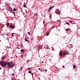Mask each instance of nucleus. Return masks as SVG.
<instances>
[{
  "mask_svg": "<svg viewBox=\"0 0 80 80\" xmlns=\"http://www.w3.org/2000/svg\"><path fill=\"white\" fill-rule=\"evenodd\" d=\"M66 23H67V24H68V25H70V23H69L67 22H66Z\"/></svg>",
  "mask_w": 80,
  "mask_h": 80,
  "instance_id": "obj_15",
  "label": "nucleus"
},
{
  "mask_svg": "<svg viewBox=\"0 0 80 80\" xmlns=\"http://www.w3.org/2000/svg\"><path fill=\"white\" fill-rule=\"evenodd\" d=\"M12 28H15V26H12Z\"/></svg>",
  "mask_w": 80,
  "mask_h": 80,
  "instance_id": "obj_18",
  "label": "nucleus"
},
{
  "mask_svg": "<svg viewBox=\"0 0 80 80\" xmlns=\"http://www.w3.org/2000/svg\"><path fill=\"white\" fill-rule=\"evenodd\" d=\"M28 35H30V32H28Z\"/></svg>",
  "mask_w": 80,
  "mask_h": 80,
  "instance_id": "obj_12",
  "label": "nucleus"
},
{
  "mask_svg": "<svg viewBox=\"0 0 80 80\" xmlns=\"http://www.w3.org/2000/svg\"><path fill=\"white\" fill-rule=\"evenodd\" d=\"M76 65H74V66H73V68L75 69V68H76Z\"/></svg>",
  "mask_w": 80,
  "mask_h": 80,
  "instance_id": "obj_9",
  "label": "nucleus"
},
{
  "mask_svg": "<svg viewBox=\"0 0 80 80\" xmlns=\"http://www.w3.org/2000/svg\"><path fill=\"white\" fill-rule=\"evenodd\" d=\"M53 7H54V6H52L51 7H50L49 9H48V12H50V10H51L52 8H53Z\"/></svg>",
  "mask_w": 80,
  "mask_h": 80,
  "instance_id": "obj_4",
  "label": "nucleus"
},
{
  "mask_svg": "<svg viewBox=\"0 0 80 80\" xmlns=\"http://www.w3.org/2000/svg\"><path fill=\"white\" fill-rule=\"evenodd\" d=\"M42 63H43V61H42Z\"/></svg>",
  "mask_w": 80,
  "mask_h": 80,
  "instance_id": "obj_39",
  "label": "nucleus"
},
{
  "mask_svg": "<svg viewBox=\"0 0 80 80\" xmlns=\"http://www.w3.org/2000/svg\"><path fill=\"white\" fill-rule=\"evenodd\" d=\"M69 22H70V23H71L73 22V21H71V20H69Z\"/></svg>",
  "mask_w": 80,
  "mask_h": 80,
  "instance_id": "obj_11",
  "label": "nucleus"
},
{
  "mask_svg": "<svg viewBox=\"0 0 80 80\" xmlns=\"http://www.w3.org/2000/svg\"><path fill=\"white\" fill-rule=\"evenodd\" d=\"M10 12H12V10H10Z\"/></svg>",
  "mask_w": 80,
  "mask_h": 80,
  "instance_id": "obj_32",
  "label": "nucleus"
},
{
  "mask_svg": "<svg viewBox=\"0 0 80 80\" xmlns=\"http://www.w3.org/2000/svg\"><path fill=\"white\" fill-rule=\"evenodd\" d=\"M20 52H23V53H24V52H25V51H24V50L23 49L21 50Z\"/></svg>",
  "mask_w": 80,
  "mask_h": 80,
  "instance_id": "obj_8",
  "label": "nucleus"
},
{
  "mask_svg": "<svg viewBox=\"0 0 80 80\" xmlns=\"http://www.w3.org/2000/svg\"><path fill=\"white\" fill-rule=\"evenodd\" d=\"M26 37H25V39H26Z\"/></svg>",
  "mask_w": 80,
  "mask_h": 80,
  "instance_id": "obj_40",
  "label": "nucleus"
},
{
  "mask_svg": "<svg viewBox=\"0 0 80 80\" xmlns=\"http://www.w3.org/2000/svg\"><path fill=\"white\" fill-rule=\"evenodd\" d=\"M11 8V10H13V9H12V8Z\"/></svg>",
  "mask_w": 80,
  "mask_h": 80,
  "instance_id": "obj_31",
  "label": "nucleus"
},
{
  "mask_svg": "<svg viewBox=\"0 0 80 80\" xmlns=\"http://www.w3.org/2000/svg\"><path fill=\"white\" fill-rule=\"evenodd\" d=\"M55 12L56 14H57L58 15H59L60 13V10L58 9H57L55 10Z\"/></svg>",
  "mask_w": 80,
  "mask_h": 80,
  "instance_id": "obj_3",
  "label": "nucleus"
},
{
  "mask_svg": "<svg viewBox=\"0 0 80 80\" xmlns=\"http://www.w3.org/2000/svg\"><path fill=\"white\" fill-rule=\"evenodd\" d=\"M45 71L46 72L47 71V69H45Z\"/></svg>",
  "mask_w": 80,
  "mask_h": 80,
  "instance_id": "obj_35",
  "label": "nucleus"
},
{
  "mask_svg": "<svg viewBox=\"0 0 80 80\" xmlns=\"http://www.w3.org/2000/svg\"><path fill=\"white\" fill-rule=\"evenodd\" d=\"M9 25V23L8 22L7 23V25Z\"/></svg>",
  "mask_w": 80,
  "mask_h": 80,
  "instance_id": "obj_21",
  "label": "nucleus"
},
{
  "mask_svg": "<svg viewBox=\"0 0 80 80\" xmlns=\"http://www.w3.org/2000/svg\"><path fill=\"white\" fill-rule=\"evenodd\" d=\"M31 40L32 41L33 40V38H32L31 39Z\"/></svg>",
  "mask_w": 80,
  "mask_h": 80,
  "instance_id": "obj_17",
  "label": "nucleus"
},
{
  "mask_svg": "<svg viewBox=\"0 0 80 80\" xmlns=\"http://www.w3.org/2000/svg\"><path fill=\"white\" fill-rule=\"evenodd\" d=\"M12 64L13 65H14V64Z\"/></svg>",
  "mask_w": 80,
  "mask_h": 80,
  "instance_id": "obj_38",
  "label": "nucleus"
},
{
  "mask_svg": "<svg viewBox=\"0 0 80 80\" xmlns=\"http://www.w3.org/2000/svg\"><path fill=\"white\" fill-rule=\"evenodd\" d=\"M41 72H42V70H41Z\"/></svg>",
  "mask_w": 80,
  "mask_h": 80,
  "instance_id": "obj_42",
  "label": "nucleus"
},
{
  "mask_svg": "<svg viewBox=\"0 0 80 80\" xmlns=\"http://www.w3.org/2000/svg\"><path fill=\"white\" fill-rule=\"evenodd\" d=\"M12 75L13 76L14 75V73H12Z\"/></svg>",
  "mask_w": 80,
  "mask_h": 80,
  "instance_id": "obj_30",
  "label": "nucleus"
},
{
  "mask_svg": "<svg viewBox=\"0 0 80 80\" xmlns=\"http://www.w3.org/2000/svg\"><path fill=\"white\" fill-rule=\"evenodd\" d=\"M59 55L60 56H62V51H61V50L60 51V52H59Z\"/></svg>",
  "mask_w": 80,
  "mask_h": 80,
  "instance_id": "obj_7",
  "label": "nucleus"
},
{
  "mask_svg": "<svg viewBox=\"0 0 80 80\" xmlns=\"http://www.w3.org/2000/svg\"><path fill=\"white\" fill-rule=\"evenodd\" d=\"M47 35H49V34L48 33H47Z\"/></svg>",
  "mask_w": 80,
  "mask_h": 80,
  "instance_id": "obj_28",
  "label": "nucleus"
},
{
  "mask_svg": "<svg viewBox=\"0 0 80 80\" xmlns=\"http://www.w3.org/2000/svg\"><path fill=\"white\" fill-rule=\"evenodd\" d=\"M12 26H13L12 25H11L10 26V27L11 28H12Z\"/></svg>",
  "mask_w": 80,
  "mask_h": 80,
  "instance_id": "obj_16",
  "label": "nucleus"
},
{
  "mask_svg": "<svg viewBox=\"0 0 80 80\" xmlns=\"http://www.w3.org/2000/svg\"><path fill=\"white\" fill-rule=\"evenodd\" d=\"M25 41H26V42H28V40H27V39H25Z\"/></svg>",
  "mask_w": 80,
  "mask_h": 80,
  "instance_id": "obj_13",
  "label": "nucleus"
},
{
  "mask_svg": "<svg viewBox=\"0 0 80 80\" xmlns=\"http://www.w3.org/2000/svg\"><path fill=\"white\" fill-rule=\"evenodd\" d=\"M23 7H25V8L26 7V5H25V3H24Z\"/></svg>",
  "mask_w": 80,
  "mask_h": 80,
  "instance_id": "obj_10",
  "label": "nucleus"
},
{
  "mask_svg": "<svg viewBox=\"0 0 80 80\" xmlns=\"http://www.w3.org/2000/svg\"><path fill=\"white\" fill-rule=\"evenodd\" d=\"M0 70H2V68L0 67Z\"/></svg>",
  "mask_w": 80,
  "mask_h": 80,
  "instance_id": "obj_34",
  "label": "nucleus"
},
{
  "mask_svg": "<svg viewBox=\"0 0 80 80\" xmlns=\"http://www.w3.org/2000/svg\"><path fill=\"white\" fill-rule=\"evenodd\" d=\"M79 65H80V64H79Z\"/></svg>",
  "mask_w": 80,
  "mask_h": 80,
  "instance_id": "obj_43",
  "label": "nucleus"
},
{
  "mask_svg": "<svg viewBox=\"0 0 80 80\" xmlns=\"http://www.w3.org/2000/svg\"><path fill=\"white\" fill-rule=\"evenodd\" d=\"M43 24H44V23H45V21H43Z\"/></svg>",
  "mask_w": 80,
  "mask_h": 80,
  "instance_id": "obj_36",
  "label": "nucleus"
},
{
  "mask_svg": "<svg viewBox=\"0 0 80 80\" xmlns=\"http://www.w3.org/2000/svg\"><path fill=\"white\" fill-rule=\"evenodd\" d=\"M29 73H32V72H31V71H29Z\"/></svg>",
  "mask_w": 80,
  "mask_h": 80,
  "instance_id": "obj_20",
  "label": "nucleus"
},
{
  "mask_svg": "<svg viewBox=\"0 0 80 80\" xmlns=\"http://www.w3.org/2000/svg\"><path fill=\"white\" fill-rule=\"evenodd\" d=\"M1 58L2 61H3V60H4V58H5V56L2 57Z\"/></svg>",
  "mask_w": 80,
  "mask_h": 80,
  "instance_id": "obj_6",
  "label": "nucleus"
},
{
  "mask_svg": "<svg viewBox=\"0 0 80 80\" xmlns=\"http://www.w3.org/2000/svg\"><path fill=\"white\" fill-rule=\"evenodd\" d=\"M62 68H65V66H62Z\"/></svg>",
  "mask_w": 80,
  "mask_h": 80,
  "instance_id": "obj_27",
  "label": "nucleus"
},
{
  "mask_svg": "<svg viewBox=\"0 0 80 80\" xmlns=\"http://www.w3.org/2000/svg\"><path fill=\"white\" fill-rule=\"evenodd\" d=\"M66 30H67V31H68V30H69V29H67Z\"/></svg>",
  "mask_w": 80,
  "mask_h": 80,
  "instance_id": "obj_26",
  "label": "nucleus"
},
{
  "mask_svg": "<svg viewBox=\"0 0 80 80\" xmlns=\"http://www.w3.org/2000/svg\"><path fill=\"white\" fill-rule=\"evenodd\" d=\"M13 13H14V15H15V12H14V11H13Z\"/></svg>",
  "mask_w": 80,
  "mask_h": 80,
  "instance_id": "obj_25",
  "label": "nucleus"
},
{
  "mask_svg": "<svg viewBox=\"0 0 80 80\" xmlns=\"http://www.w3.org/2000/svg\"><path fill=\"white\" fill-rule=\"evenodd\" d=\"M34 15H35V16H37V13L35 14H34Z\"/></svg>",
  "mask_w": 80,
  "mask_h": 80,
  "instance_id": "obj_23",
  "label": "nucleus"
},
{
  "mask_svg": "<svg viewBox=\"0 0 80 80\" xmlns=\"http://www.w3.org/2000/svg\"><path fill=\"white\" fill-rule=\"evenodd\" d=\"M47 49H48V48H48V47H47Z\"/></svg>",
  "mask_w": 80,
  "mask_h": 80,
  "instance_id": "obj_33",
  "label": "nucleus"
},
{
  "mask_svg": "<svg viewBox=\"0 0 80 80\" xmlns=\"http://www.w3.org/2000/svg\"><path fill=\"white\" fill-rule=\"evenodd\" d=\"M72 45V44H71V45Z\"/></svg>",
  "mask_w": 80,
  "mask_h": 80,
  "instance_id": "obj_41",
  "label": "nucleus"
},
{
  "mask_svg": "<svg viewBox=\"0 0 80 80\" xmlns=\"http://www.w3.org/2000/svg\"><path fill=\"white\" fill-rule=\"evenodd\" d=\"M14 9L13 10L14 11H16V9L15 8H13Z\"/></svg>",
  "mask_w": 80,
  "mask_h": 80,
  "instance_id": "obj_14",
  "label": "nucleus"
},
{
  "mask_svg": "<svg viewBox=\"0 0 80 80\" xmlns=\"http://www.w3.org/2000/svg\"><path fill=\"white\" fill-rule=\"evenodd\" d=\"M7 62H5L3 61H0V64L3 67H5L7 65Z\"/></svg>",
  "mask_w": 80,
  "mask_h": 80,
  "instance_id": "obj_2",
  "label": "nucleus"
},
{
  "mask_svg": "<svg viewBox=\"0 0 80 80\" xmlns=\"http://www.w3.org/2000/svg\"><path fill=\"white\" fill-rule=\"evenodd\" d=\"M31 70V68H28V70Z\"/></svg>",
  "mask_w": 80,
  "mask_h": 80,
  "instance_id": "obj_22",
  "label": "nucleus"
},
{
  "mask_svg": "<svg viewBox=\"0 0 80 80\" xmlns=\"http://www.w3.org/2000/svg\"><path fill=\"white\" fill-rule=\"evenodd\" d=\"M40 69V68H39L38 70Z\"/></svg>",
  "mask_w": 80,
  "mask_h": 80,
  "instance_id": "obj_37",
  "label": "nucleus"
},
{
  "mask_svg": "<svg viewBox=\"0 0 80 80\" xmlns=\"http://www.w3.org/2000/svg\"><path fill=\"white\" fill-rule=\"evenodd\" d=\"M68 54V52L67 51H64L63 52V55H65Z\"/></svg>",
  "mask_w": 80,
  "mask_h": 80,
  "instance_id": "obj_5",
  "label": "nucleus"
},
{
  "mask_svg": "<svg viewBox=\"0 0 80 80\" xmlns=\"http://www.w3.org/2000/svg\"><path fill=\"white\" fill-rule=\"evenodd\" d=\"M7 65L9 68H12L15 66V65H13L12 63L10 62H7Z\"/></svg>",
  "mask_w": 80,
  "mask_h": 80,
  "instance_id": "obj_1",
  "label": "nucleus"
},
{
  "mask_svg": "<svg viewBox=\"0 0 80 80\" xmlns=\"http://www.w3.org/2000/svg\"><path fill=\"white\" fill-rule=\"evenodd\" d=\"M14 34V33H12V37H13V34Z\"/></svg>",
  "mask_w": 80,
  "mask_h": 80,
  "instance_id": "obj_19",
  "label": "nucleus"
},
{
  "mask_svg": "<svg viewBox=\"0 0 80 80\" xmlns=\"http://www.w3.org/2000/svg\"><path fill=\"white\" fill-rule=\"evenodd\" d=\"M23 67H21V70H22V69H23Z\"/></svg>",
  "mask_w": 80,
  "mask_h": 80,
  "instance_id": "obj_24",
  "label": "nucleus"
},
{
  "mask_svg": "<svg viewBox=\"0 0 80 80\" xmlns=\"http://www.w3.org/2000/svg\"><path fill=\"white\" fill-rule=\"evenodd\" d=\"M33 73H31V75H32V77H33Z\"/></svg>",
  "mask_w": 80,
  "mask_h": 80,
  "instance_id": "obj_29",
  "label": "nucleus"
}]
</instances>
